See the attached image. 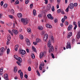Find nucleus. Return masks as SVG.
I'll return each mask as SVG.
<instances>
[{
    "label": "nucleus",
    "mask_w": 80,
    "mask_h": 80,
    "mask_svg": "<svg viewBox=\"0 0 80 80\" xmlns=\"http://www.w3.org/2000/svg\"><path fill=\"white\" fill-rule=\"evenodd\" d=\"M19 52L22 55H25L26 53V52L25 50L21 49L19 51Z\"/></svg>",
    "instance_id": "obj_4"
},
{
    "label": "nucleus",
    "mask_w": 80,
    "mask_h": 80,
    "mask_svg": "<svg viewBox=\"0 0 80 80\" xmlns=\"http://www.w3.org/2000/svg\"><path fill=\"white\" fill-rule=\"evenodd\" d=\"M38 16L39 18H41L42 17V15L41 14H39Z\"/></svg>",
    "instance_id": "obj_62"
},
{
    "label": "nucleus",
    "mask_w": 80,
    "mask_h": 80,
    "mask_svg": "<svg viewBox=\"0 0 80 80\" xmlns=\"http://www.w3.org/2000/svg\"><path fill=\"white\" fill-rule=\"evenodd\" d=\"M49 53H51V52H53L54 51V49L53 48V46H49Z\"/></svg>",
    "instance_id": "obj_2"
},
{
    "label": "nucleus",
    "mask_w": 80,
    "mask_h": 80,
    "mask_svg": "<svg viewBox=\"0 0 80 80\" xmlns=\"http://www.w3.org/2000/svg\"><path fill=\"white\" fill-rule=\"evenodd\" d=\"M78 25L79 27H80V21L78 22Z\"/></svg>",
    "instance_id": "obj_63"
},
{
    "label": "nucleus",
    "mask_w": 80,
    "mask_h": 80,
    "mask_svg": "<svg viewBox=\"0 0 80 80\" xmlns=\"http://www.w3.org/2000/svg\"><path fill=\"white\" fill-rule=\"evenodd\" d=\"M62 23H64L65 22V18H62Z\"/></svg>",
    "instance_id": "obj_39"
},
{
    "label": "nucleus",
    "mask_w": 80,
    "mask_h": 80,
    "mask_svg": "<svg viewBox=\"0 0 80 80\" xmlns=\"http://www.w3.org/2000/svg\"><path fill=\"white\" fill-rule=\"evenodd\" d=\"M68 7L70 9H72L74 8V4L73 3H71L69 5Z\"/></svg>",
    "instance_id": "obj_7"
},
{
    "label": "nucleus",
    "mask_w": 80,
    "mask_h": 80,
    "mask_svg": "<svg viewBox=\"0 0 80 80\" xmlns=\"http://www.w3.org/2000/svg\"><path fill=\"white\" fill-rule=\"evenodd\" d=\"M57 2L58 4H60V0H57Z\"/></svg>",
    "instance_id": "obj_60"
},
{
    "label": "nucleus",
    "mask_w": 80,
    "mask_h": 80,
    "mask_svg": "<svg viewBox=\"0 0 80 80\" xmlns=\"http://www.w3.org/2000/svg\"><path fill=\"white\" fill-rule=\"evenodd\" d=\"M14 58H15V59H16V60H18V57H17V56H16V55H14Z\"/></svg>",
    "instance_id": "obj_36"
},
{
    "label": "nucleus",
    "mask_w": 80,
    "mask_h": 80,
    "mask_svg": "<svg viewBox=\"0 0 80 80\" xmlns=\"http://www.w3.org/2000/svg\"><path fill=\"white\" fill-rule=\"evenodd\" d=\"M32 48L34 52H37V50H36V48H35V47L32 46Z\"/></svg>",
    "instance_id": "obj_22"
},
{
    "label": "nucleus",
    "mask_w": 80,
    "mask_h": 80,
    "mask_svg": "<svg viewBox=\"0 0 80 80\" xmlns=\"http://www.w3.org/2000/svg\"><path fill=\"white\" fill-rule=\"evenodd\" d=\"M7 54L8 55L9 54V53H10V49L8 48L7 50Z\"/></svg>",
    "instance_id": "obj_29"
},
{
    "label": "nucleus",
    "mask_w": 80,
    "mask_h": 80,
    "mask_svg": "<svg viewBox=\"0 0 80 80\" xmlns=\"http://www.w3.org/2000/svg\"><path fill=\"white\" fill-rule=\"evenodd\" d=\"M38 28L40 30H43V27L42 26H39L38 27Z\"/></svg>",
    "instance_id": "obj_25"
},
{
    "label": "nucleus",
    "mask_w": 80,
    "mask_h": 80,
    "mask_svg": "<svg viewBox=\"0 0 80 80\" xmlns=\"http://www.w3.org/2000/svg\"><path fill=\"white\" fill-rule=\"evenodd\" d=\"M51 41L52 42V43H54V38H53V36H52L51 38Z\"/></svg>",
    "instance_id": "obj_26"
},
{
    "label": "nucleus",
    "mask_w": 80,
    "mask_h": 80,
    "mask_svg": "<svg viewBox=\"0 0 80 80\" xmlns=\"http://www.w3.org/2000/svg\"><path fill=\"white\" fill-rule=\"evenodd\" d=\"M48 38L44 37L43 38V40H44V42H45V41L47 40Z\"/></svg>",
    "instance_id": "obj_35"
},
{
    "label": "nucleus",
    "mask_w": 80,
    "mask_h": 80,
    "mask_svg": "<svg viewBox=\"0 0 80 80\" xmlns=\"http://www.w3.org/2000/svg\"><path fill=\"white\" fill-rule=\"evenodd\" d=\"M33 44H34V45H37V42L36 41V42H33Z\"/></svg>",
    "instance_id": "obj_47"
},
{
    "label": "nucleus",
    "mask_w": 80,
    "mask_h": 80,
    "mask_svg": "<svg viewBox=\"0 0 80 80\" xmlns=\"http://www.w3.org/2000/svg\"><path fill=\"white\" fill-rule=\"evenodd\" d=\"M41 41V40L40 39L37 38L36 39V42L37 43H38V42H40Z\"/></svg>",
    "instance_id": "obj_24"
},
{
    "label": "nucleus",
    "mask_w": 80,
    "mask_h": 80,
    "mask_svg": "<svg viewBox=\"0 0 80 80\" xmlns=\"http://www.w3.org/2000/svg\"><path fill=\"white\" fill-rule=\"evenodd\" d=\"M6 25H8V26H11V25H12V23H6Z\"/></svg>",
    "instance_id": "obj_31"
},
{
    "label": "nucleus",
    "mask_w": 80,
    "mask_h": 80,
    "mask_svg": "<svg viewBox=\"0 0 80 80\" xmlns=\"http://www.w3.org/2000/svg\"><path fill=\"white\" fill-rule=\"evenodd\" d=\"M77 3H75L74 4V7L75 6V7H77Z\"/></svg>",
    "instance_id": "obj_64"
},
{
    "label": "nucleus",
    "mask_w": 80,
    "mask_h": 80,
    "mask_svg": "<svg viewBox=\"0 0 80 80\" xmlns=\"http://www.w3.org/2000/svg\"><path fill=\"white\" fill-rule=\"evenodd\" d=\"M3 68H1V69H0V72H3Z\"/></svg>",
    "instance_id": "obj_51"
},
{
    "label": "nucleus",
    "mask_w": 80,
    "mask_h": 80,
    "mask_svg": "<svg viewBox=\"0 0 80 80\" xmlns=\"http://www.w3.org/2000/svg\"><path fill=\"white\" fill-rule=\"evenodd\" d=\"M15 48H18L19 47V45H18V44H17L15 46Z\"/></svg>",
    "instance_id": "obj_44"
},
{
    "label": "nucleus",
    "mask_w": 80,
    "mask_h": 80,
    "mask_svg": "<svg viewBox=\"0 0 80 80\" xmlns=\"http://www.w3.org/2000/svg\"><path fill=\"white\" fill-rule=\"evenodd\" d=\"M12 32L15 35H17L18 33V31L16 30H12Z\"/></svg>",
    "instance_id": "obj_8"
},
{
    "label": "nucleus",
    "mask_w": 80,
    "mask_h": 80,
    "mask_svg": "<svg viewBox=\"0 0 80 80\" xmlns=\"http://www.w3.org/2000/svg\"><path fill=\"white\" fill-rule=\"evenodd\" d=\"M11 39V38L10 37H8V41H10Z\"/></svg>",
    "instance_id": "obj_46"
},
{
    "label": "nucleus",
    "mask_w": 80,
    "mask_h": 80,
    "mask_svg": "<svg viewBox=\"0 0 80 80\" xmlns=\"http://www.w3.org/2000/svg\"><path fill=\"white\" fill-rule=\"evenodd\" d=\"M18 58V59L17 60H18L19 63H22V58Z\"/></svg>",
    "instance_id": "obj_20"
},
{
    "label": "nucleus",
    "mask_w": 80,
    "mask_h": 80,
    "mask_svg": "<svg viewBox=\"0 0 80 80\" xmlns=\"http://www.w3.org/2000/svg\"><path fill=\"white\" fill-rule=\"evenodd\" d=\"M66 11L67 12H68V11H69V8L68 7L66 9Z\"/></svg>",
    "instance_id": "obj_41"
},
{
    "label": "nucleus",
    "mask_w": 80,
    "mask_h": 80,
    "mask_svg": "<svg viewBox=\"0 0 80 80\" xmlns=\"http://www.w3.org/2000/svg\"><path fill=\"white\" fill-rule=\"evenodd\" d=\"M44 53H46V52H40L39 54V58L40 59L42 58H43V55H44Z\"/></svg>",
    "instance_id": "obj_3"
},
{
    "label": "nucleus",
    "mask_w": 80,
    "mask_h": 80,
    "mask_svg": "<svg viewBox=\"0 0 80 80\" xmlns=\"http://www.w3.org/2000/svg\"><path fill=\"white\" fill-rule=\"evenodd\" d=\"M52 12H54L55 11V8H54V6H52Z\"/></svg>",
    "instance_id": "obj_34"
},
{
    "label": "nucleus",
    "mask_w": 80,
    "mask_h": 80,
    "mask_svg": "<svg viewBox=\"0 0 80 80\" xmlns=\"http://www.w3.org/2000/svg\"><path fill=\"white\" fill-rule=\"evenodd\" d=\"M61 12V10L60 9H59L58 10V13H60Z\"/></svg>",
    "instance_id": "obj_57"
},
{
    "label": "nucleus",
    "mask_w": 80,
    "mask_h": 80,
    "mask_svg": "<svg viewBox=\"0 0 80 80\" xmlns=\"http://www.w3.org/2000/svg\"><path fill=\"white\" fill-rule=\"evenodd\" d=\"M52 43V42L50 40H49L48 41V47H51V46H52V45H51V43Z\"/></svg>",
    "instance_id": "obj_13"
},
{
    "label": "nucleus",
    "mask_w": 80,
    "mask_h": 80,
    "mask_svg": "<svg viewBox=\"0 0 80 80\" xmlns=\"http://www.w3.org/2000/svg\"><path fill=\"white\" fill-rule=\"evenodd\" d=\"M24 77L26 78L27 79L28 78V76L27 74H25L24 75Z\"/></svg>",
    "instance_id": "obj_53"
},
{
    "label": "nucleus",
    "mask_w": 80,
    "mask_h": 80,
    "mask_svg": "<svg viewBox=\"0 0 80 80\" xmlns=\"http://www.w3.org/2000/svg\"><path fill=\"white\" fill-rule=\"evenodd\" d=\"M20 78H21V79H22L23 78V72H21L20 74Z\"/></svg>",
    "instance_id": "obj_21"
},
{
    "label": "nucleus",
    "mask_w": 80,
    "mask_h": 80,
    "mask_svg": "<svg viewBox=\"0 0 80 80\" xmlns=\"http://www.w3.org/2000/svg\"><path fill=\"white\" fill-rule=\"evenodd\" d=\"M8 32H9V33H10L11 34V35H12V36H13V33H12V31H10V30H8Z\"/></svg>",
    "instance_id": "obj_38"
},
{
    "label": "nucleus",
    "mask_w": 80,
    "mask_h": 80,
    "mask_svg": "<svg viewBox=\"0 0 80 80\" xmlns=\"http://www.w3.org/2000/svg\"><path fill=\"white\" fill-rule=\"evenodd\" d=\"M46 26L47 28H52V25H50V24H46Z\"/></svg>",
    "instance_id": "obj_15"
},
{
    "label": "nucleus",
    "mask_w": 80,
    "mask_h": 80,
    "mask_svg": "<svg viewBox=\"0 0 80 80\" xmlns=\"http://www.w3.org/2000/svg\"><path fill=\"white\" fill-rule=\"evenodd\" d=\"M28 71H29V72H31V70H32V68H31V67H30V66L28 67Z\"/></svg>",
    "instance_id": "obj_33"
},
{
    "label": "nucleus",
    "mask_w": 80,
    "mask_h": 80,
    "mask_svg": "<svg viewBox=\"0 0 80 80\" xmlns=\"http://www.w3.org/2000/svg\"><path fill=\"white\" fill-rule=\"evenodd\" d=\"M21 22H22L23 25H27L29 23V20L27 19L22 18L21 20Z\"/></svg>",
    "instance_id": "obj_1"
},
{
    "label": "nucleus",
    "mask_w": 80,
    "mask_h": 80,
    "mask_svg": "<svg viewBox=\"0 0 80 80\" xmlns=\"http://www.w3.org/2000/svg\"><path fill=\"white\" fill-rule=\"evenodd\" d=\"M18 16L19 18H22V14L21 13H19L18 14Z\"/></svg>",
    "instance_id": "obj_17"
},
{
    "label": "nucleus",
    "mask_w": 80,
    "mask_h": 80,
    "mask_svg": "<svg viewBox=\"0 0 80 80\" xmlns=\"http://www.w3.org/2000/svg\"><path fill=\"white\" fill-rule=\"evenodd\" d=\"M26 42L27 45L28 46H29L30 45H31L30 42V40L28 38H26Z\"/></svg>",
    "instance_id": "obj_6"
},
{
    "label": "nucleus",
    "mask_w": 80,
    "mask_h": 80,
    "mask_svg": "<svg viewBox=\"0 0 80 80\" xmlns=\"http://www.w3.org/2000/svg\"><path fill=\"white\" fill-rule=\"evenodd\" d=\"M68 48H71V45H70V42H68L67 43V45L66 46V49H68Z\"/></svg>",
    "instance_id": "obj_5"
},
{
    "label": "nucleus",
    "mask_w": 80,
    "mask_h": 80,
    "mask_svg": "<svg viewBox=\"0 0 80 80\" xmlns=\"http://www.w3.org/2000/svg\"><path fill=\"white\" fill-rule=\"evenodd\" d=\"M77 25H75L74 28V30H76V28H77Z\"/></svg>",
    "instance_id": "obj_61"
},
{
    "label": "nucleus",
    "mask_w": 80,
    "mask_h": 80,
    "mask_svg": "<svg viewBox=\"0 0 80 80\" xmlns=\"http://www.w3.org/2000/svg\"><path fill=\"white\" fill-rule=\"evenodd\" d=\"M36 13H37V11H36V10H34L33 11V14L34 15H35V16L37 15V14Z\"/></svg>",
    "instance_id": "obj_18"
},
{
    "label": "nucleus",
    "mask_w": 80,
    "mask_h": 80,
    "mask_svg": "<svg viewBox=\"0 0 80 80\" xmlns=\"http://www.w3.org/2000/svg\"><path fill=\"white\" fill-rule=\"evenodd\" d=\"M0 52H2L3 53L5 52V48L3 47L1 48L0 49Z\"/></svg>",
    "instance_id": "obj_16"
},
{
    "label": "nucleus",
    "mask_w": 80,
    "mask_h": 80,
    "mask_svg": "<svg viewBox=\"0 0 80 80\" xmlns=\"http://www.w3.org/2000/svg\"><path fill=\"white\" fill-rule=\"evenodd\" d=\"M8 17H9L10 18H13V16L12 15H8Z\"/></svg>",
    "instance_id": "obj_58"
},
{
    "label": "nucleus",
    "mask_w": 80,
    "mask_h": 80,
    "mask_svg": "<svg viewBox=\"0 0 80 80\" xmlns=\"http://www.w3.org/2000/svg\"><path fill=\"white\" fill-rule=\"evenodd\" d=\"M3 52L0 51V56H1L3 55Z\"/></svg>",
    "instance_id": "obj_45"
},
{
    "label": "nucleus",
    "mask_w": 80,
    "mask_h": 80,
    "mask_svg": "<svg viewBox=\"0 0 80 80\" xmlns=\"http://www.w3.org/2000/svg\"><path fill=\"white\" fill-rule=\"evenodd\" d=\"M31 57L32 58H33V59L35 58V56L34 54H31Z\"/></svg>",
    "instance_id": "obj_28"
},
{
    "label": "nucleus",
    "mask_w": 80,
    "mask_h": 80,
    "mask_svg": "<svg viewBox=\"0 0 80 80\" xmlns=\"http://www.w3.org/2000/svg\"><path fill=\"white\" fill-rule=\"evenodd\" d=\"M25 2L26 4H28V0H25Z\"/></svg>",
    "instance_id": "obj_43"
},
{
    "label": "nucleus",
    "mask_w": 80,
    "mask_h": 80,
    "mask_svg": "<svg viewBox=\"0 0 80 80\" xmlns=\"http://www.w3.org/2000/svg\"><path fill=\"white\" fill-rule=\"evenodd\" d=\"M77 38L78 39H79L80 38V32L79 31L78 33V34L77 35Z\"/></svg>",
    "instance_id": "obj_14"
},
{
    "label": "nucleus",
    "mask_w": 80,
    "mask_h": 80,
    "mask_svg": "<svg viewBox=\"0 0 80 80\" xmlns=\"http://www.w3.org/2000/svg\"><path fill=\"white\" fill-rule=\"evenodd\" d=\"M16 3H17V4H19V1L18 0L16 1Z\"/></svg>",
    "instance_id": "obj_59"
},
{
    "label": "nucleus",
    "mask_w": 80,
    "mask_h": 80,
    "mask_svg": "<svg viewBox=\"0 0 80 80\" xmlns=\"http://www.w3.org/2000/svg\"><path fill=\"white\" fill-rule=\"evenodd\" d=\"M17 71V67H14V73H16Z\"/></svg>",
    "instance_id": "obj_19"
},
{
    "label": "nucleus",
    "mask_w": 80,
    "mask_h": 80,
    "mask_svg": "<svg viewBox=\"0 0 80 80\" xmlns=\"http://www.w3.org/2000/svg\"><path fill=\"white\" fill-rule=\"evenodd\" d=\"M44 37L48 38V36L47 34H45L44 36Z\"/></svg>",
    "instance_id": "obj_30"
},
{
    "label": "nucleus",
    "mask_w": 80,
    "mask_h": 80,
    "mask_svg": "<svg viewBox=\"0 0 80 80\" xmlns=\"http://www.w3.org/2000/svg\"><path fill=\"white\" fill-rule=\"evenodd\" d=\"M39 69L40 70H42V66H40L39 68Z\"/></svg>",
    "instance_id": "obj_56"
},
{
    "label": "nucleus",
    "mask_w": 80,
    "mask_h": 80,
    "mask_svg": "<svg viewBox=\"0 0 80 80\" xmlns=\"http://www.w3.org/2000/svg\"><path fill=\"white\" fill-rule=\"evenodd\" d=\"M44 1L45 2V4H47L48 3V0H44Z\"/></svg>",
    "instance_id": "obj_55"
},
{
    "label": "nucleus",
    "mask_w": 80,
    "mask_h": 80,
    "mask_svg": "<svg viewBox=\"0 0 80 80\" xmlns=\"http://www.w3.org/2000/svg\"><path fill=\"white\" fill-rule=\"evenodd\" d=\"M65 24L66 25H68V23L67 21H66L65 22Z\"/></svg>",
    "instance_id": "obj_49"
},
{
    "label": "nucleus",
    "mask_w": 80,
    "mask_h": 80,
    "mask_svg": "<svg viewBox=\"0 0 80 80\" xmlns=\"http://www.w3.org/2000/svg\"><path fill=\"white\" fill-rule=\"evenodd\" d=\"M63 23H61L60 24V25L61 26V27H63Z\"/></svg>",
    "instance_id": "obj_54"
},
{
    "label": "nucleus",
    "mask_w": 80,
    "mask_h": 80,
    "mask_svg": "<svg viewBox=\"0 0 80 80\" xmlns=\"http://www.w3.org/2000/svg\"><path fill=\"white\" fill-rule=\"evenodd\" d=\"M15 12V11H14V10L13 9H12L11 10V12L12 14H14V13Z\"/></svg>",
    "instance_id": "obj_32"
},
{
    "label": "nucleus",
    "mask_w": 80,
    "mask_h": 80,
    "mask_svg": "<svg viewBox=\"0 0 80 80\" xmlns=\"http://www.w3.org/2000/svg\"><path fill=\"white\" fill-rule=\"evenodd\" d=\"M17 64H18V65H19V66H21V64H20V63H19V62H18L17 61Z\"/></svg>",
    "instance_id": "obj_48"
},
{
    "label": "nucleus",
    "mask_w": 80,
    "mask_h": 80,
    "mask_svg": "<svg viewBox=\"0 0 80 80\" xmlns=\"http://www.w3.org/2000/svg\"><path fill=\"white\" fill-rule=\"evenodd\" d=\"M19 38L20 39L22 40V39H23V36L22 35L20 34L19 35Z\"/></svg>",
    "instance_id": "obj_23"
},
{
    "label": "nucleus",
    "mask_w": 80,
    "mask_h": 80,
    "mask_svg": "<svg viewBox=\"0 0 80 80\" xmlns=\"http://www.w3.org/2000/svg\"><path fill=\"white\" fill-rule=\"evenodd\" d=\"M61 13H62V14H65V12H64V11L63 10H62V9H61Z\"/></svg>",
    "instance_id": "obj_40"
},
{
    "label": "nucleus",
    "mask_w": 80,
    "mask_h": 80,
    "mask_svg": "<svg viewBox=\"0 0 80 80\" xmlns=\"http://www.w3.org/2000/svg\"><path fill=\"white\" fill-rule=\"evenodd\" d=\"M28 32V33H30V32H31V29L30 28H28L27 29Z\"/></svg>",
    "instance_id": "obj_27"
},
{
    "label": "nucleus",
    "mask_w": 80,
    "mask_h": 80,
    "mask_svg": "<svg viewBox=\"0 0 80 80\" xmlns=\"http://www.w3.org/2000/svg\"><path fill=\"white\" fill-rule=\"evenodd\" d=\"M51 56L52 58H55V56H54V55H53V54L52 53H51Z\"/></svg>",
    "instance_id": "obj_42"
},
{
    "label": "nucleus",
    "mask_w": 80,
    "mask_h": 80,
    "mask_svg": "<svg viewBox=\"0 0 80 80\" xmlns=\"http://www.w3.org/2000/svg\"><path fill=\"white\" fill-rule=\"evenodd\" d=\"M47 17L49 18V19H50V20H53V17H52V16L51 14H48L47 15Z\"/></svg>",
    "instance_id": "obj_9"
},
{
    "label": "nucleus",
    "mask_w": 80,
    "mask_h": 80,
    "mask_svg": "<svg viewBox=\"0 0 80 80\" xmlns=\"http://www.w3.org/2000/svg\"><path fill=\"white\" fill-rule=\"evenodd\" d=\"M72 35V32H70L68 33V36L67 37L68 38H69Z\"/></svg>",
    "instance_id": "obj_12"
},
{
    "label": "nucleus",
    "mask_w": 80,
    "mask_h": 80,
    "mask_svg": "<svg viewBox=\"0 0 80 80\" xmlns=\"http://www.w3.org/2000/svg\"><path fill=\"white\" fill-rule=\"evenodd\" d=\"M0 5H1V6H2L3 5V2L2 1L1 2Z\"/></svg>",
    "instance_id": "obj_50"
},
{
    "label": "nucleus",
    "mask_w": 80,
    "mask_h": 80,
    "mask_svg": "<svg viewBox=\"0 0 80 80\" xmlns=\"http://www.w3.org/2000/svg\"><path fill=\"white\" fill-rule=\"evenodd\" d=\"M4 78L5 80H9L8 79V74H5L4 75Z\"/></svg>",
    "instance_id": "obj_11"
},
{
    "label": "nucleus",
    "mask_w": 80,
    "mask_h": 80,
    "mask_svg": "<svg viewBox=\"0 0 80 80\" xmlns=\"http://www.w3.org/2000/svg\"><path fill=\"white\" fill-rule=\"evenodd\" d=\"M8 5H7V4H5L3 5V7H4V8H7V6Z\"/></svg>",
    "instance_id": "obj_37"
},
{
    "label": "nucleus",
    "mask_w": 80,
    "mask_h": 80,
    "mask_svg": "<svg viewBox=\"0 0 80 80\" xmlns=\"http://www.w3.org/2000/svg\"><path fill=\"white\" fill-rule=\"evenodd\" d=\"M72 28L73 26H72V25L71 24L69 25L68 28V31H70V30H72Z\"/></svg>",
    "instance_id": "obj_10"
},
{
    "label": "nucleus",
    "mask_w": 80,
    "mask_h": 80,
    "mask_svg": "<svg viewBox=\"0 0 80 80\" xmlns=\"http://www.w3.org/2000/svg\"><path fill=\"white\" fill-rule=\"evenodd\" d=\"M30 7L31 8H32L33 7V4H31L30 5Z\"/></svg>",
    "instance_id": "obj_52"
}]
</instances>
